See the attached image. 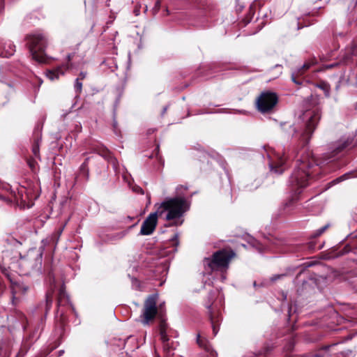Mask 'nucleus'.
<instances>
[{
	"label": "nucleus",
	"instance_id": "0eeeda50",
	"mask_svg": "<svg viewBox=\"0 0 357 357\" xmlns=\"http://www.w3.org/2000/svg\"><path fill=\"white\" fill-rule=\"evenodd\" d=\"M167 324L162 322L160 326V335L162 342L164 351L168 355H173V347L167 335Z\"/></svg>",
	"mask_w": 357,
	"mask_h": 357
},
{
	"label": "nucleus",
	"instance_id": "2eb2a0df",
	"mask_svg": "<svg viewBox=\"0 0 357 357\" xmlns=\"http://www.w3.org/2000/svg\"><path fill=\"white\" fill-rule=\"evenodd\" d=\"M211 324H212V326H213V333L214 335H216L218 331V329L217 328L216 326H215V321L213 319V317H211Z\"/></svg>",
	"mask_w": 357,
	"mask_h": 357
},
{
	"label": "nucleus",
	"instance_id": "4be33fe9",
	"mask_svg": "<svg viewBox=\"0 0 357 357\" xmlns=\"http://www.w3.org/2000/svg\"><path fill=\"white\" fill-rule=\"evenodd\" d=\"M160 1L159 0H158L155 2V7H157L158 8L160 7Z\"/></svg>",
	"mask_w": 357,
	"mask_h": 357
},
{
	"label": "nucleus",
	"instance_id": "f257e3e1",
	"mask_svg": "<svg viewBox=\"0 0 357 357\" xmlns=\"http://www.w3.org/2000/svg\"><path fill=\"white\" fill-rule=\"evenodd\" d=\"M187 201L183 197L167 199L161 203L154 213H151L143 222L140 234L142 235H150L154 231L157 225L158 218L166 220H175L171 225H181L182 222L176 220L180 218L188 209Z\"/></svg>",
	"mask_w": 357,
	"mask_h": 357
},
{
	"label": "nucleus",
	"instance_id": "4468645a",
	"mask_svg": "<svg viewBox=\"0 0 357 357\" xmlns=\"http://www.w3.org/2000/svg\"><path fill=\"white\" fill-rule=\"evenodd\" d=\"M75 90L78 92V93H80L81 91H82V83L81 82H79V78H77L76 80H75Z\"/></svg>",
	"mask_w": 357,
	"mask_h": 357
},
{
	"label": "nucleus",
	"instance_id": "aec40b11",
	"mask_svg": "<svg viewBox=\"0 0 357 357\" xmlns=\"http://www.w3.org/2000/svg\"><path fill=\"white\" fill-rule=\"evenodd\" d=\"M197 343L199 344V345L200 347H204V343L202 342V338H201V337L199 335H198V337H197Z\"/></svg>",
	"mask_w": 357,
	"mask_h": 357
},
{
	"label": "nucleus",
	"instance_id": "412c9836",
	"mask_svg": "<svg viewBox=\"0 0 357 357\" xmlns=\"http://www.w3.org/2000/svg\"><path fill=\"white\" fill-rule=\"evenodd\" d=\"M85 77H86V73H81L79 74V78L82 79H84Z\"/></svg>",
	"mask_w": 357,
	"mask_h": 357
},
{
	"label": "nucleus",
	"instance_id": "1a4fd4ad",
	"mask_svg": "<svg viewBox=\"0 0 357 357\" xmlns=\"http://www.w3.org/2000/svg\"><path fill=\"white\" fill-rule=\"evenodd\" d=\"M69 68L68 65L61 66L54 69L47 70L46 73V76L51 80L54 81L58 79L61 75H64V70H66Z\"/></svg>",
	"mask_w": 357,
	"mask_h": 357
},
{
	"label": "nucleus",
	"instance_id": "393cba45",
	"mask_svg": "<svg viewBox=\"0 0 357 357\" xmlns=\"http://www.w3.org/2000/svg\"><path fill=\"white\" fill-rule=\"evenodd\" d=\"M292 80H293L295 83L298 84V82L295 80V78H294V76H292Z\"/></svg>",
	"mask_w": 357,
	"mask_h": 357
},
{
	"label": "nucleus",
	"instance_id": "c85d7f7f",
	"mask_svg": "<svg viewBox=\"0 0 357 357\" xmlns=\"http://www.w3.org/2000/svg\"><path fill=\"white\" fill-rule=\"evenodd\" d=\"M86 161H85V162L83 163L82 167H84V166L86 165Z\"/></svg>",
	"mask_w": 357,
	"mask_h": 357
},
{
	"label": "nucleus",
	"instance_id": "cd10ccee",
	"mask_svg": "<svg viewBox=\"0 0 357 357\" xmlns=\"http://www.w3.org/2000/svg\"><path fill=\"white\" fill-rule=\"evenodd\" d=\"M3 288V286L2 284H0V291H1Z\"/></svg>",
	"mask_w": 357,
	"mask_h": 357
},
{
	"label": "nucleus",
	"instance_id": "f03ea898",
	"mask_svg": "<svg viewBox=\"0 0 357 357\" xmlns=\"http://www.w3.org/2000/svg\"><path fill=\"white\" fill-rule=\"evenodd\" d=\"M235 254L232 250H222L213 253L211 258H206L204 265L206 271L208 272H224L229 267L231 259Z\"/></svg>",
	"mask_w": 357,
	"mask_h": 357
},
{
	"label": "nucleus",
	"instance_id": "6ab92c4d",
	"mask_svg": "<svg viewBox=\"0 0 357 357\" xmlns=\"http://www.w3.org/2000/svg\"><path fill=\"white\" fill-rule=\"evenodd\" d=\"M327 227H328V226L326 225V226L323 227L320 229H319L317 231L318 235H321L322 233H324L326 231V229H327Z\"/></svg>",
	"mask_w": 357,
	"mask_h": 357
},
{
	"label": "nucleus",
	"instance_id": "b1692460",
	"mask_svg": "<svg viewBox=\"0 0 357 357\" xmlns=\"http://www.w3.org/2000/svg\"><path fill=\"white\" fill-rule=\"evenodd\" d=\"M126 231H124V232L121 233V237L124 236L126 235Z\"/></svg>",
	"mask_w": 357,
	"mask_h": 357
},
{
	"label": "nucleus",
	"instance_id": "f8f14e48",
	"mask_svg": "<svg viewBox=\"0 0 357 357\" xmlns=\"http://www.w3.org/2000/svg\"><path fill=\"white\" fill-rule=\"evenodd\" d=\"M15 51V46L13 44L9 43L8 50H6L5 52H2L1 54L3 56L8 57V56L13 55L14 54Z\"/></svg>",
	"mask_w": 357,
	"mask_h": 357
},
{
	"label": "nucleus",
	"instance_id": "9d476101",
	"mask_svg": "<svg viewBox=\"0 0 357 357\" xmlns=\"http://www.w3.org/2000/svg\"><path fill=\"white\" fill-rule=\"evenodd\" d=\"M277 161H271L269 164L271 171H274L275 173H281L283 169H280V167L284 164V160L279 155H276Z\"/></svg>",
	"mask_w": 357,
	"mask_h": 357
},
{
	"label": "nucleus",
	"instance_id": "a878e982",
	"mask_svg": "<svg viewBox=\"0 0 357 357\" xmlns=\"http://www.w3.org/2000/svg\"><path fill=\"white\" fill-rule=\"evenodd\" d=\"M139 192L140 193H143V190L142 188H139Z\"/></svg>",
	"mask_w": 357,
	"mask_h": 357
},
{
	"label": "nucleus",
	"instance_id": "423d86ee",
	"mask_svg": "<svg viewBox=\"0 0 357 357\" xmlns=\"http://www.w3.org/2000/svg\"><path fill=\"white\" fill-rule=\"evenodd\" d=\"M158 300V295L153 294L147 298L144 302L142 317L143 323L148 324L150 321H152L158 313V307L156 303Z\"/></svg>",
	"mask_w": 357,
	"mask_h": 357
},
{
	"label": "nucleus",
	"instance_id": "39448f33",
	"mask_svg": "<svg viewBox=\"0 0 357 357\" xmlns=\"http://www.w3.org/2000/svg\"><path fill=\"white\" fill-rule=\"evenodd\" d=\"M278 100L276 93L270 91L263 92L257 99V107L261 113L271 112L278 103Z\"/></svg>",
	"mask_w": 357,
	"mask_h": 357
},
{
	"label": "nucleus",
	"instance_id": "dca6fc26",
	"mask_svg": "<svg viewBox=\"0 0 357 357\" xmlns=\"http://www.w3.org/2000/svg\"><path fill=\"white\" fill-rule=\"evenodd\" d=\"M0 270L2 272V273H3L7 277H9L8 271L6 267L0 265Z\"/></svg>",
	"mask_w": 357,
	"mask_h": 357
},
{
	"label": "nucleus",
	"instance_id": "f3484780",
	"mask_svg": "<svg viewBox=\"0 0 357 357\" xmlns=\"http://www.w3.org/2000/svg\"><path fill=\"white\" fill-rule=\"evenodd\" d=\"M33 154L37 156L39 153V147L38 145H36L33 147Z\"/></svg>",
	"mask_w": 357,
	"mask_h": 357
},
{
	"label": "nucleus",
	"instance_id": "6e6552de",
	"mask_svg": "<svg viewBox=\"0 0 357 357\" xmlns=\"http://www.w3.org/2000/svg\"><path fill=\"white\" fill-rule=\"evenodd\" d=\"M304 119L307 120V129L311 132L320 119L319 111L316 109L312 111L307 110L304 113Z\"/></svg>",
	"mask_w": 357,
	"mask_h": 357
},
{
	"label": "nucleus",
	"instance_id": "5701e85b",
	"mask_svg": "<svg viewBox=\"0 0 357 357\" xmlns=\"http://www.w3.org/2000/svg\"><path fill=\"white\" fill-rule=\"evenodd\" d=\"M324 89H326V96H328V89H327V86L326 84H324Z\"/></svg>",
	"mask_w": 357,
	"mask_h": 357
},
{
	"label": "nucleus",
	"instance_id": "bb28decb",
	"mask_svg": "<svg viewBox=\"0 0 357 357\" xmlns=\"http://www.w3.org/2000/svg\"><path fill=\"white\" fill-rule=\"evenodd\" d=\"M68 61H70V60H71V55H68Z\"/></svg>",
	"mask_w": 357,
	"mask_h": 357
},
{
	"label": "nucleus",
	"instance_id": "7ed1b4c3",
	"mask_svg": "<svg viewBox=\"0 0 357 357\" xmlns=\"http://www.w3.org/2000/svg\"><path fill=\"white\" fill-rule=\"evenodd\" d=\"M298 162V167L293 173L290 182L294 186L303 188L307 185V179L312 174L310 169L314 165V161L307 155L303 156Z\"/></svg>",
	"mask_w": 357,
	"mask_h": 357
},
{
	"label": "nucleus",
	"instance_id": "a211bd4d",
	"mask_svg": "<svg viewBox=\"0 0 357 357\" xmlns=\"http://www.w3.org/2000/svg\"><path fill=\"white\" fill-rule=\"evenodd\" d=\"M284 276V275H276L271 278V280L275 281L276 280L283 278Z\"/></svg>",
	"mask_w": 357,
	"mask_h": 357
},
{
	"label": "nucleus",
	"instance_id": "20e7f679",
	"mask_svg": "<svg viewBox=\"0 0 357 357\" xmlns=\"http://www.w3.org/2000/svg\"><path fill=\"white\" fill-rule=\"evenodd\" d=\"M47 40L42 34H35L31 36L29 41V49L34 60L43 63L46 61L45 50Z\"/></svg>",
	"mask_w": 357,
	"mask_h": 357
},
{
	"label": "nucleus",
	"instance_id": "ddd939ff",
	"mask_svg": "<svg viewBox=\"0 0 357 357\" xmlns=\"http://www.w3.org/2000/svg\"><path fill=\"white\" fill-rule=\"evenodd\" d=\"M313 65L312 62H306L303 65L301 68L298 71V74H301L303 71L309 69Z\"/></svg>",
	"mask_w": 357,
	"mask_h": 357
},
{
	"label": "nucleus",
	"instance_id": "9b49d317",
	"mask_svg": "<svg viewBox=\"0 0 357 357\" xmlns=\"http://www.w3.org/2000/svg\"><path fill=\"white\" fill-rule=\"evenodd\" d=\"M24 188H22L17 192V195H14V199L16 202H25L26 199L23 196V192H24Z\"/></svg>",
	"mask_w": 357,
	"mask_h": 357
}]
</instances>
